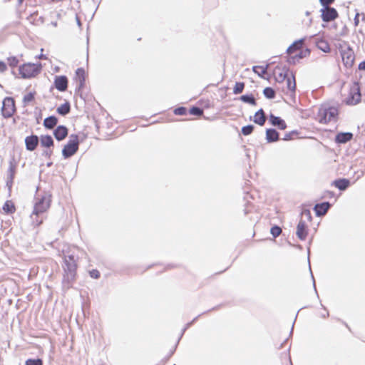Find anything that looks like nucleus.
Returning a JSON list of instances; mask_svg holds the SVG:
<instances>
[{
    "mask_svg": "<svg viewBox=\"0 0 365 365\" xmlns=\"http://www.w3.org/2000/svg\"><path fill=\"white\" fill-rule=\"evenodd\" d=\"M310 54V50L309 48H306L304 50L300 51L298 53H297V56L298 59H302L304 57L308 56Z\"/></svg>",
    "mask_w": 365,
    "mask_h": 365,
    "instance_id": "obj_45",
    "label": "nucleus"
},
{
    "mask_svg": "<svg viewBox=\"0 0 365 365\" xmlns=\"http://www.w3.org/2000/svg\"><path fill=\"white\" fill-rule=\"evenodd\" d=\"M40 141L41 146L46 148L53 146L54 141L50 135H41Z\"/></svg>",
    "mask_w": 365,
    "mask_h": 365,
    "instance_id": "obj_26",
    "label": "nucleus"
},
{
    "mask_svg": "<svg viewBox=\"0 0 365 365\" xmlns=\"http://www.w3.org/2000/svg\"><path fill=\"white\" fill-rule=\"evenodd\" d=\"M317 47L321 50L322 51L324 52V53H329L330 52V46H329V43L324 40V39H320L319 41H317Z\"/></svg>",
    "mask_w": 365,
    "mask_h": 365,
    "instance_id": "obj_30",
    "label": "nucleus"
},
{
    "mask_svg": "<svg viewBox=\"0 0 365 365\" xmlns=\"http://www.w3.org/2000/svg\"><path fill=\"white\" fill-rule=\"evenodd\" d=\"M15 101L12 97H6L2 102L1 115L4 118H9L16 112Z\"/></svg>",
    "mask_w": 365,
    "mask_h": 365,
    "instance_id": "obj_7",
    "label": "nucleus"
},
{
    "mask_svg": "<svg viewBox=\"0 0 365 365\" xmlns=\"http://www.w3.org/2000/svg\"><path fill=\"white\" fill-rule=\"evenodd\" d=\"M334 0H319V2L322 6H328L332 3H334Z\"/></svg>",
    "mask_w": 365,
    "mask_h": 365,
    "instance_id": "obj_49",
    "label": "nucleus"
},
{
    "mask_svg": "<svg viewBox=\"0 0 365 365\" xmlns=\"http://www.w3.org/2000/svg\"><path fill=\"white\" fill-rule=\"evenodd\" d=\"M265 139L268 143H275L279 140V133L274 128H267Z\"/></svg>",
    "mask_w": 365,
    "mask_h": 365,
    "instance_id": "obj_20",
    "label": "nucleus"
},
{
    "mask_svg": "<svg viewBox=\"0 0 365 365\" xmlns=\"http://www.w3.org/2000/svg\"><path fill=\"white\" fill-rule=\"evenodd\" d=\"M292 81L290 78H287V85L289 90L294 92L296 90V81H295V77L294 74H292Z\"/></svg>",
    "mask_w": 365,
    "mask_h": 365,
    "instance_id": "obj_35",
    "label": "nucleus"
},
{
    "mask_svg": "<svg viewBox=\"0 0 365 365\" xmlns=\"http://www.w3.org/2000/svg\"><path fill=\"white\" fill-rule=\"evenodd\" d=\"M185 331H186V330H185V329H184V328L182 329V331H181V332H180V336H179V337H178V340H177V341H176V342H177V344H179V342H180V339H182V336H183V334H185Z\"/></svg>",
    "mask_w": 365,
    "mask_h": 365,
    "instance_id": "obj_57",
    "label": "nucleus"
},
{
    "mask_svg": "<svg viewBox=\"0 0 365 365\" xmlns=\"http://www.w3.org/2000/svg\"><path fill=\"white\" fill-rule=\"evenodd\" d=\"M333 184L341 191L346 190L350 185V180L346 178H339L335 180Z\"/></svg>",
    "mask_w": 365,
    "mask_h": 365,
    "instance_id": "obj_23",
    "label": "nucleus"
},
{
    "mask_svg": "<svg viewBox=\"0 0 365 365\" xmlns=\"http://www.w3.org/2000/svg\"><path fill=\"white\" fill-rule=\"evenodd\" d=\"M37 58H41V59H46V56L43 54H40L39 56H37Z\"/></svg>",
    "mask_w": 365,
    "mask_h": 365,
    "instance_id": "obj_62",
    "label": "nucleus"
},
{
    "mask_svg": "<svg viewBox=\"0 0 365 365\" xmlns=\"http://www.w3.org/2000/svg\"><path fill=\"white\" fill-rule=\"evenodd\" d=\"M362 21L365 22V14L363 13L362 14Z\"/></svg>",
    "mask_w": 365,
    "mask_h": 365,
    "instance_id": "obj_64",
    "label": "nucleus"
},
{
    "mask_svg": "<svg viewBox=\"0 0 365 365\" xmlns=\"http://www.w3.org/2000/svg\"><path fill=\"white\" fill-rule=\"evenodd\" d=\"M331 207V204L329 202H323L321 203H317L314 207L317 217H322L326 215L327 211Z\"/></svg>",
    "mask_w": 365,
    "mask_h": 365,
    "instance_id": "obj_16",
    "label": "nucleus"
},
{
    "mask_svg": "<svg viewBox=\"0 0 365 365\" xmlns=\"http://www.w3.org/2000/svg\"><path fill=\"white\" fill-rule=\"evenodd\" d=\"M289 68L287 66H284L282 68L279 66H276L274 70L275 81L279 83H282L286 78H287V73Z\"/></svg>",
    "mask_w": 365,
    "mask_h": 365,
    "instance_id": "obj_14",
    "label": "nucleus"
},
{
    "mask_svg": "<svg viewBox=\"0 0 365 365\" xmlns=\"http://www.w3.org/2000/svg\"><path fill=\"white\" fill-rule=\"evenodd\" d=\"M255 129V126L252 124L245 125L242 128L241 132L242 134L247 136L250 135Z\"/></svg>",
    "mask_w": 365,
    "mask_h": 365,
    "instance_id": "obj_37",
    "label": "nucleus"
},
{
    "mask_svg": "<svg viewBox=\"0 0 365 365\" xmlns=\"http://www.w3.org/2000/svg\"><path fill=\"white\" fill-rule=\"evenodd\" d=\"M185 331H186V330H185V329H184V328L182 329V331H181V332H180V336H179V337H178V340H177V341H176V342H177V344H179V342H180V339H182V336H183V334H185Z\"/></svg>",
    "mask_w": 365,
    "mask_h": 365,
    "instance_id": "obj_56",
    "label": "nucleus"
},
{
    "mask_svg": "<svg viewBox=\"0 0 365 365\" xmlns=\"http://www.w3.org/2000/svg\"><path fill=\"white\" fill-rule=\"evenodd\" d=\"M245 84L244 82H236L233 88L234 94H240L242 93L245 89Z\"/></svg>",
    "mask_w": 365,
    "mask_h": 365,
    "instance_id": "obj_34",
    "label": "nucleus"
},
{
    "mask_svg": "<svg viewBox=\"0 0 365 365\" xmlns=\"http://www.w3.org/2000/svg\"><path fill=\"white\" fill-rule=\"evenodd\" d=\"M217 307H215L212 308L211 309H209L208 311L203 312V313H202V314H205V313L209 312H210V311H212V310H215V309H217ZM201 315H202V314H199V315H198V316H197L195 318H194V319L190 322H192V324H193V323H194V322H195V321H196V320H197V319H198Z\"/></svg>",
    "mask_w": 365,
    "mask_h": 365,
    "instance_id": "obj_52",
    "label": "nucleus"
},
{
    "mask_svg": "<svg viewBox=\"0 0 365 365\" xmlns=\"http://www.w3.org/2000/svg\"><path fill=\"white\" fill-rule=\"evenodd\" d=\"M189 113L195 116H201L203 114V110L198 106H192L190 108Z\"/></svg>",
    "mask_w": 365,
    "mask_h": 365,
    "instance_id": "obj_38",
    "label": "nucleus"
},
{
    "mask_svg": "<svg viewBox=\"0 0 365 365\" xmlns=\"http://www.w3.org/2000/svg\"><path fill=\"white\" fill-rule=\"evenodd\" d=\"M353 138V133L351 132H340L335 136V143L337 144H345Z\"/></svg>",
    "mask_w": 365,
    "mask_h": 365,
    "instance_id": "obj_18",
    "label": "nucleus"
},
{
    "mask_svg": "<svg viewBox=\"0 0 365 365\" xmlns=\"http://www.w3.org/2000/svg\"><path fill=\"white\" fill-rule=\"evenodd\" d=\"M309 269H311V267L310 266H309ZM310 272H312V270H310ZM311 275H312V280H313V287L314 288V290H315L316 293L317 294V288H316V284H315V280H314V276L312 274V272H311Z\"/></svg>",
    "mask_w": 365,
    "mask_h": 365,
    "instance_id": "obj_59",
    "label": "nucleus"
},
{
    "mask_svg": "<svg viewBox=\"0 0 365 365\" xmlns=\"http://www.w3.org/2000/svg\"><path fill=\"white\" fill-rule=\"evenodd\" d=\"M269 120L272 125L277 127L280 130H285L287 127L286 122L280 117L270 113Z\"/></svg>",
    "mask_w": 365,
    "mask_h": 365,
    "instance_id": "obj_17",
    "label": "nucleus"
},
{
    "mask_svg": "<svg viewBox=\"0 0 365 365\" xmlns=\"http://www.w3.org/2000/svg\"><path fill=\"white\" fill-rule=\"evenodd\" d=\"M58 123V118L55 115L46 118L43 120V126L47 129H53Z\"/></svg>",
    "mask_w": 365,
    "mask_h": 365,
    "instance_id": "obj_25",
    "label": "nucleus"
},
{
    "mask_svg": "<svg viewBox=\"0 0 365 365\" xmlns=\"http://www.w3.org/2000/svg\"><path fill=\"white\" fill-rule=\"evenodd\" d=\"M42 215H36L34 214V211L31 215V218L32 220V223L35 226H39L43 222V217Z\"/></svg>",
    "mask_w": 365,
    "mask_h": 365,
    "instance_id": "obj_33",
    "label": "nucleus"
},
{
    "mask_svg": "<svg viewBox=\"0 0 365 365\" xmlns=\"http://www.w3.org/2000/svg\"><path fill=\"white\" fill-rule=\"evenodd\" d=\"M178 345V344H177V342H176L174 347L170 351L169 355L168 356V359H169L175 353Z\"/></svg>",
    "mask_w": 365,
    "mask_h": 365,
    "instance_id": "obj_54",
    "label": "nucleus"
},
{
    "mask_svg": "<svg viewBox=\"0 0 365 365\" xmlns=\"http://www.w3.org/2000/svg\"><path fill=\"white\" fill-rule=\"evenodd\" d=\"M191 325H192V322H188L185 325V327L183 328L185 329V330H187Z\"/></svg>",
    "mask_w": 365,
    "mask_h": 365,
    "instance_id": "obj_61",
    "label": "nucleus"
},
{
    "mask_svg": "<svg viewBox=\"0 0 365 365\" xmlns=\"http://www.w3.org/2000/svg\"><path fill=\"white\" fill-rule=\"evenodd\" d=\"M266 115L264 110L262 108H259L255 114L254 118L252 119L253 122L260 126L264 125L266 122ZM250 120L252 118H250Z\"/></svg>",
    "mask_w": 365,
    "mask_h": 365,
    "instance_id": "obj_21",
    "label": "nucleus"
},
{
    "mask_svg": "<svg viewBox=\"0 0 365 365\" xmlns=\"http://www.w3.org/2000/svg\"><path fill=\"white\" fill-rule=\"evenodd\" d=\"M298 134L299 132L297 130H293L289 133H285L282 138V140L289 141L293 140Z\"/></svg>",
    "mask_w": 365,
    "mask_h": 365,
    "instance_id": "obj_36",
    "label": "nucleus"
},
{
    "mask_svg": "<svg viewBox=\"0 0 365 365\" xmlns=\"http://www.w3.org/2000/svg\"><path fill=\"white\" fill-rule=\"evenodd\" d=\"M51 202V194L49 192H44L34 206V214L43 215L50 207Z\"/></svg>",
    "mask_w": 365,
    "mask_h": 365,
    "instance_id": "obj_6",
    "label": "nucleus"
},
{
    "mask_svg": "<svg viewBox=\"0 0 365 365\" xmlns=\"http://www.w3.org/2000/svg\"><path fill=\"white\" fill-rule=\"evenodd\" d=\"M68 79L67 76H56L54 78L53 85L55 88L60 92L66 91L68 88Z\"/></svg>",
    "mask_w": 365,
    "mask_h": 365,
    "instance_id": "obj_11",
    "label": "nucleus"
},
{
    "mask_svg": "<svg viewBox=\"0 0 365 365\" xmlns=\"http://www.w3.org/2000/svg\"><path fill=\"white\" fill-rule=\"evenodd\" d=\"M339 114L338 108L334 106H322L319 108L318 116L319 123L327 124L331 120H336Z\"/></svg>",
    "mask_w": 365,
    "mask_h": 365,
    "instance_id": "obj_2",
    "label": "nucleus"
},
{
    "mask_svg": "<svg viewBox=\"0 0 365 365\" xmlns=\"http://www.w3.org/2000/svg\"><path fill=\"white\" fill-rule=\"evenodd\" d=\"M270 233L274 238H277L282 233V228L278 225H274L270 229Z\"/></svg>",
    "mask_w": 365,
    "mask_h": 365,
    "instance_id": "obj_40",
    "label": "nucleus"
},
{
    "mask_svg": "<svg viewBox=\"0 0 365 365\" xmlns=\"http://www.w3.org/2000/svg\"><path fill=\"white\" fill-rule=\"evenodd\" d=\"M359 16H360L359 13H356L354 16V24L355 26H357L359 24Z\"/></svg>",
    "mask_w": 365,
    "mask_h": 365,
    "instance_id": "obj_53",
    "label": "nucleus"
},
{
    "mask_svg": "<svg viewBox=\"0 0 365 365\" xmlns=\"http://www.w3.org/2000/svg\"><path fill=\"white\" fill-rule=\"evenodd\" d=\"M25 365H43V361L38 359H29L26 361Z\"/></svg>",
    "mask_w": 365,
    "mask_h": 365,
    "instance_id": "obj_42",
    "label": "nucleus"
},
{
    "mask_svg": "<svg viewBox=\"0 0 365 365\" xmlns=\"http://www.w3.org/2000/svg\"><path fill=\"white\" fill-rule=\"evenodd\" d=\"M358 68L361 71H365V60L361 61L358 66Z\"/></svg>",
    "mask_w": 365,
    "mask_h": 365,
    "instance_id": "obj_55",
    "label": "nucleus"
},
{
    "mask_svg": "<svg viewBox=\"0 0 365 365\" xmlns=\"http://www.w3.org/2000/svg\"><path fill=\"white\" fill-rule=\"evenodd\" d=\"M68 133V130L65 125H58L53 130V135L58 141L64 140Z\"/></svg>",
    "mask_w": 365,
    "mask_h": 365,
    "instance_id": "obj_19",
    "label": "nucleus"
},
{
    "mask_svg": "<svg viewBox=\"0 0 365 365\" xmlns=\"http://www.w3.org/2000/svg\"><path fill=\"white\" fill-rule=\"evenodd\" d=\"M16 170V162L15 159L13 158L9 161V168L7 170V177H6V186L9 188L11 187L14 179L15 177Z\"/></svg>",
    "mask_w": 365,
    "mask_h": 365,
    "instance_id": "obj_10",
    "label": "nucleus"
},
{
    "mask_svg": "<svg viewBox=\"0 0 365 365\" xmlns=\"http://www.w3.org/2000/svg\"><path fill=\"white\" fill-rule=\"evenodd\" d=\"M268 64H267L265 66H254L252 67V71L254 73L257 74L258 76H259L262 78L265 79L264 74L267 73V71L268 68Z\"/></svg>",
    "mask_w": 365,
    "mask_h": 365,
    "instance_id": "obj_28",
    "label": "nucleus"
},
{
    "mask_svg": "<svg viewBox=\"0 0 365 365\" xmlns=\"http://www.w3.org/2000/svg\"><path fill=\"white\" fill-rule=\"evenodd\" d=\"M321 17L324 22L328 23L338 18L339 14L336 9L334 7L323 6L320 9Z\"/></svg>",
    "mask_w": 365,
    "mask_h": 365,
    "instance_id": "obj_9",
    "label": "nucleus"
},
{
    "mask_svg": "<svg viewBox=\"0 0 365 365\" xmlns=\"http://www.w3.org/2000/svg\"><path fill=\"white\" fill-rule=\"evenodd\" d=\"M263 94L267 99H273L275 98L276 92L271 87H266L263 90Z\"/></svg>",
    "mask_w": 365,
    "mask_h": 365,
    "instance_id": "obj_32",
    "label": "nucleus"
},
{
    "mask_svg": "<svg viewBox=\"0 0 365 365\" xmlns=\"http://www.w3.org/2000/svg\"><path fill=\"white\" fill-rule=\"evenodd\" d=\"M217 307H215L212 308L211 309H209L208 311L203 312V313H202V314H205V313L209 312H210V311H212V310H215V309H217ZM201 315H202V314H199V315H198V316H197L195 318H194V319L190 322H192V324H193V323H194V322H195V321H196V320H197V319H198Z\"/></svg>",
    "mask_w": 365,
    "mask_h": 365,
    "instance_id": "obj_51",
    "label": "nucleus"
},
{
    "mask_svg": "<svg viewBox=\"0 0 365 365\" xmlns=\"http://www.w3.org/2000/svg\"><path fill=\"white\" fill-rule=\"evenodd\" d=\"M361 94L359 82H354L349 89V97L346 103L348 105H356L361 101Z\"/></svg>",
    "mask_w": 365,
    "mask_h": 365,
    "instance_id": "obj_8",
    "label": "nucleus"
},
{
    "mask_svg": "<svg viewBox=\"0 0 365 365\" xmlns=\"http://www.w3.org/2000/svg\"><path fill=\"white\" fill-rule=\"evenodd\" d=\"M296 235L300 240H305L308 235V228L306 222L300 219L297 226Z\"/></svg>",
    "mask_w": 365,
    "mask_h": 365,
    "instance_id": "obj_13",
    "label": "nucleus"
},
{
    "mask_svg": "<svg viewBox=\"0 0 365 365\" xmlns=\"http://www.w3.org/2000/svg\"><path fill=\"white\" fill-rule=\"evenodd\" d=\"M77 267L76 259L73 255L64 256L62 279L63 289L68 290L72 287L73 283L76 280Z\"/></svg>",
    "mask_w": 365,
    "mask_h": 365,
    "instance_id": "obj_1",
    "label": "nucleus"
},
{
    "mask_svg": "<svg viewBox=\"0 0 365 365\" xmlns=\"http://www.w3.org/2000/svg\"><path fill=\"white\" fill-rule=\"evenodd\" d=\"M26 149L29 151H34L38 146L39 138L36 135L26 136L25 140Z\"/></svg>",
    "mask_w": 365,
    "mask_h": 365,
    "instance_id": "obj_15",
    "label": "nucleus"
},
{
    "mask_svg": "<svg viewBox=\"0 0 365 365\" xmlns=\"http://www.w3.org/2000/svg\"><path fill=\"white\" fill-rule=\"evenodd\" d=\"M70 111H71V104L68 101H66L64 103L61 105L57 108V113L59 115H63V116H65L67 114H68L70 113Z\"/></svg>",
    "mask_w": 365,
    "mask_h": 365,
    "instance_id": "obj_29",
    "label": "nucleus"
},
{
    "mask_svg": "<svg viewBox=\"0 0 365 365\" xmlns=\"http://www.w3.org/2000/svg\"><path fill=\"white\" fill-rule=\"evenodd\" d=\"M27 20L30 24L34 26H40L44 23L43 17L42 16H39L37 11L31 14L27 17Z\"/></svg>",
    "mask_w": 365,
    "mask_h": 365,
    "instance_id": "obj_22",
    "label": "nucleus"
},
{
    "mask_svg": "<svg viewBox=\"0 0 365 365\" xmlns=\"http://www.w3.org/2000/svg\"><path fill=\"white\" fill-rule=\"evenodd\" d=\"M2 209H3L4 212L6 214H12V213L15 212V211H16L14 204L11 201H9V200H7L5 202L4 205H3Z\"/></svg>",
    "mask_w": 365,
    "mask_h": 365,
    "instance_id": "obj_31",
    "label": "nucleus"
},
{
    "mask_svg": "<svg viewBox=\"0 0 365 365\" xmlns=\"http://www.w3.org/2000/svg\"><path fill=\"white\" fill-rule=\"evenodd\" d=\"M343 44L345 46L344 48L341 44H340L339 46V49L342 58L343 64L346 68H351L355 60L354 52L353 48L346 41H344Z\"/></svg>",
    "mask_w": 365,
    "mask_h": 365,
    "instance_id": "obj_5",
    "label": "nucleus"
},
{
    "mask_svg": "<svg viewBox=\"0 0 365 365\" xmlns=\"http://www.w3.org/2000/svg\"><path fill=\"white\" fill-rule=\"evenodd\" d=\"M325 197H328L329 198L334 197V192L332 191H327Z\"/></svg>",
    "mask_w": 365,
    "mask_h": 365,
    "instance_id": "obj_58",
    "label": "nucleus"
},
{
    "mask_svg": "<svg viewBox=\"0 0 365 365\" xmlns=\"http://www.w3.org/2000/svg\"><path fill=\"white\" fill-rule=\"evenodd\" d=\"M41 68V63H27L19 66V72L22 78H31L40 73Z\"/></svg>",
    "mask_w": 365,
    "mask_h": 365,
    "instance_id": "obj_4",
    "label": "nucleus"
},
{
    "mask_svg": "<svg viewBox=\"0 0 365 365\" xmlns=\"http://www.w3.org/2000/svg\"><path fill=\"white\" fill-rule=\"evenodd\" d=\"M53 165V163H52V162H48V163H46V166H47L48 168L51 167V165Z\"/></svg>",
    "mask_w": 365,
    "mask_h": 365,
    "instance_id": "obj_63",
    "label": "nucleus"
},
{
    "mask_svg": "<svg viewBox=\"0 0 365 365\" xmlns=\"http://www.w3.org/2000/svg\"><path fill=\"white\" fill-rule=\"evenodd\" d=\"M78 81V86L76 88V93H79L85 86L86 73L83 68H78L76 71V78Z\"/></svg>",
    "mask_w": 365,
    "mask_h": 365,
    "instance_id": "obj_12",
    "label": "nucleus"
},
{
    "mask_svg": "<svg viewBox=\"0 0 365 365\" xmlns=\"http://www.w3.org/2000/svg\"><path fill=\"white\" fill-rule=\"evenodd\" d=\"M52 154H53V150H48V149L43 150L42 153V155L45 156L48 159L51 158Z\"/></svg>",
    "mask_w": 365,
    "mask_h": 365,
    "instance_id": "obj_48",
    "label": "nucleus"
},
{
    "mask_svg": "<svg viewBox=\"0 0 365 365\" xmlns=\"http://www.w3.org/2000/svg\"><path fill=\"white\" fill-rule=\"evenodd\" d=\"M35 98V92H29L26 95L24 96L23 103L24 104H27L34 100Z\"/></svg>",
    "mask_w": 365,
    "mask_h": 365,
    "instance_id": "obj_41",
    "label": "nucleus"
},
{
    "mask_svg": "<svg viewBox=\"0 0 365 365\" xmlns=\"http://www.w3.org/2000/svg\"><path fill=\"white\" fill-rule=\"evenodd\" d=\"M299 61V59L297 56V54L295 56H289L288 58H287V62L289 63V64H295L297 62Z\"/></svg>",
    "mask_w": 365,
    "mask_h": 365,
    "instance_id": "obj_47",
    "label": "nucleus"
},
{
    "mask_svg": "<svg viewBox=\"0 0 365 365\" xmlns=\"http://www.w3.org/2000/svg\"><path fill=\"white\" fill-rule=\"evenodd\" d=\"M174 113L178 115H184L187 113V108L183 106H180L174 110Z\"/></svg>",
    "mask_w": 365,
    "mask_h": 365,
    "instance_id": "obj_44",
    "label": "nucleus"
},
{
    "mask_svg": "<svg viewBox=\"0 0 365 365\" xmlns=\"http://www.w3.org/2000/svg\"><path fill=\"white\" fill-rule=\"evenodd\" d=\"M302 218L305 221L307 220L308 222H311L312 220L311 212L309 209H303L301 212Z\"/></svg>",
    "mask_w": 365,
    "mask_h": 365,
    "instance_id": "obj_39",
    "label": "nucleus"
},
{
    "mask_svg": "<svg viewBox=\"0 0 365 365\" xmlns=\"http://www.w3.org/2000/svg\"><path fill=\"white\" fill-rule=\"evenodd\" d=\"M76 22H77V24L79 27L81 26V20L79 19V17L78 16H76Z\"/></svg>",
    "mask_w": 365,
    "mask_h": 365,
    "instance_id": "obj_60",
    "label": "nucleus"
},
{
    "mask_svg": "<svg viewBox=\"0 0 365 365\" xmlns=\"http://www.w3.org/2000/svg\"><path fill=\"white\" fill-rule=\"evenodd\" d=\"M8 64L11 68H15L19 63V59L16 56H11L7 58Z\"/></svg>",
    "mask_w": 365,
    "mask_h": 365,
    "instance_id": "obj_43",
    "label": "nucleus"
},
{
    "mask_svg": "<svg viewBox=\"0 0 365 365\" xmlns=\"http://www.w3.org/2000/svg\"><path fill=\"white\" fill-rule=\"evenodd\" d=\"M90 276L93 279H98L101 276L100 272L97 269H92L89 272Z\"/></svg>",
    "mask_w": 365,
    "mask_h": 365,
    "instance_id": "obj_46",
    "label": "nucleus"
},
{
    "mask_svg": "<svg viewBox=\"0 0 365 365\" xmlns=\"http://www.w3.org/2000/svg\"><path fill=\"white\" fill-rule=\"evenodd\" d=\"M79 148V138L76 134H71L68 141L62 149V155L64 159H68L74 155Z\"/></svg>",
    "mask_w": 365,
    "mask_h": 365,
    "instance_id": "obj_3",
    "label": "nucleus"
},
{
    "mask_svg": "<svg viewBox=\"0 0 365 365\" xmlns=\"http://www.w3.org/2000/svg\"><path fill=\"white\" fill-rule=\"evenodd\" d=\"M304 38H301L299 40H297L295 41H294L287 48V51L286 52L288 53V54H291V53H293L294 52L299 50L302 45H303V43H304Z\"/></svg>",
    "mask_w": 365,
    "mask_h": 365,
    "instance_id": "obj_24",
    "label": "nucleus"
},
{
    "mask_svg": "<svg viewBox=\"0 0 365 365\" xmlns=\"http://www.w3.org/2000/svg\"><path fill=\"white\" fill-rule=\"evenodd\" d=\"M239 99L243 103H248L251 106H256L257 101L252 93H247L242 95Z\"/></svg>",
    "mask_w": 365,
    "mask_h": 365,
    "instance_id": "obj_27",
    "label": "nucleus"
},
{
    "mask_svg": "<svg viewBox=\"0 0 365 365\" xmlns=\"http://www.w3.org/2000/svg\"><path fill=\"white\" fill-rule=\"evenodd\" d=\"M7 69V66L5 62L0 61V72L4 73Z\"/></svg>",
    "mask_w": 365,
    "mask_h": 365,
    "instance_id": "obj_50",
    "label": "nucleus"
}]
</instances>
